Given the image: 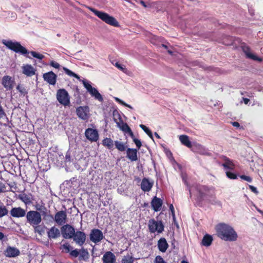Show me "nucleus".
Masks as SVG:
<instances>
[{"mask_svg": "<svg viewBox=\"0 0 263 263\" xmlns=\"http://www.w3.org/2000/svg\"><path fill=\"white\" fill-rule=\"evenodd\" d=\"M215 229L217 237L223 240L235 241L238 238L237 232L228 224L223 222L219 223L216 225Z\"/></svg>", "mask_w": 263, "mask_h": 263, "instance_id": "nucleus-1", "label": "nucleus"}, {"mask_svg": "<svg viewBox=\"0 0 263 263\" xmlns=\"http://www.w3.org/2000/svg\"><path fill=\"white\" fill-rule=\"evenodd\" d=\"M195 187L198 193L196 198L197 202L198 205L200 206L205 198L214 196L215 188L213 186L197 184L195 185Z\"/></svg>", "mask_w": 263, "mask_h": 263, "instance_id": "nucleus-2", "label": "nucleus"}, {"mask_svg": "<svg viewBox=\"0 0 263 263\" xmlns=\"http://www.w3.org/2000/svg\"><path fill=\"white\" fill-rule=\"evenodd\" d=\"M89 9L96 16H97L99 18H100L102 21L104 22L105 23L114 27L119 26V24L118 22L116 20V19L114 17L109 15L107 13L98 11L95 9V8H90Z\"/></svg>", "mask_w": 263, "mask_h": 263, "instance_id": "nucleus-3", "label": "nucleus"}, {"mask_svg": "<svg viewBox=\"0 0 263 263\" xmlns=\"http://www.w3.org/2000/svg\"><path fill=\"white\" fill-rule=\"evenodd\" d=\"M3 44L5 45L8 49L16 53H19L22 55H26L29 53L28 50L22 46L18 42H12L11 40H3Z\"/></svg>", "mask_w": 263, "mask_h": 263, "instance_id": "nucleus-4", "label": "nucleus"}, {"mask_svg": "<svg viewBox=\"0 0 263 263\" xmlns=\"http://www.w3.org/2000/svg\"><path fill=\"white\" fill-rule=\"evenodd\" d=\"M26 217L27 222L32 227L40 224L42 220L41 214L37 211L27 212Z\"/></svg>", "mask_w": 263, "mask_h": 263, "instance_id": "nucleus-5", "label": "nucleus"}, {"mask_svg": "<svg viewBox=\"0 0 263 263\" xmlns=\"http://www.w3.org/2000/svg\"><path fill=\"white\" fill-rule=\"evenodd\" d=\"M56 98L58 101L64 106H69L70 103V96L67 91L64 89L61 88L57 90Z\"/></svg>", "mask_w": 263, "mask_h": 263, "instance_id": "nucleus-6", "label": "nucleus"}, {"mask_svg": "<svg viewBox=\"0 0 263 263\" xmlns=\"http://www.w3.org/2000/svg\"><path fill=\"white\" fill-rule=\"evenodd\" d=\"M148 229L151 233L157 232L161 233L164 231V225L162 221H156L154 219H151L148 221Z\"/></svg>", "mask_w": 263, "mask_h": 263, "instance_id": "nucleus-7", "label": "nucleus"}, {"mask_svg": "<svg viewBox=\"0 0 263 263\" xmlns=\"http://www.w3.org/2000/svg\"><path fill=\"white\" fill-rule=\"evenodd\" d=\"M61 232L62 237L65 239H72L74 234V228L69 224H65L62 226Z\"/></svg>", "mask_w": 263, "mask_h": 263, "instance_id": "nucleus-8", "label": "nucleus"}, {"mask_svg": "<svg viewBox=\"0 0 263 263\" xmlns=\"http://www.w3.org/2000/svg\"><path fill=\"white\" fill-rule=\"evenodd\" d=\"M58 225L63 226L67 221V215L66 211H59L53 216V220Z\"/></svg>", "mask_w": 263, "mask_h": 263, "instance_id": "nucleus-9", "label": "nucleus"}, {"mask_svg": "<svg viewBox=\"0 0 263 263\" xmlns=\"http://www.w3.org/2000/svg\"><path fill=\"white\" fill-rule=\"evenodd\" d=\"M76 114L80 119L86 121L89 118V108L87 106H79L76 109Z\"/></svg>", "mask_w": 263, "mask_h": 263, "instance_id": "nucleus-10", "label": "nucleus"}, {"mask_svg": "<svg viewBox=\"0 0 263 263\" xmlns=\"http://www.w3.org/2000/svg\"><path fill=\"white\" fill-rule=\"evenodd\" d=\"M104 236L102 232L98 229H92L90 234V240L95 243H97L100 242L103 238Z\"/></svg>", "mask_w": 263, "mask_h": 263, "instance_id": "nucleus-11", "label": "nucleus"}, {"mask_svg": "<svg viewBox=\"0 0 263 263\" xmlns=\"http://www.w3.org/2000/svg\"><path fill=\"white\" fill-rule=\"evenodd\" d=\"M73 236V237H72V239L80 246H82L85 243L86 239V235L85 232L80 231H75L74 234Z\"/></svg>", "mask_w": 263, "mask_h": 263, "instance_id": "nucleus-12", "label": "nucleus"}, {"mask_svg": "<svg viewBox=\"0 0 263 263\" xmlns=\"http://www.w3.org/2000/svg\"><path fill=\"white\" fill-rule=\"evenodd\" d=\"M85 135L86 138L90 142H97L99 139L98 132L96 129L88 128L86 129Z\"/></svg>", "mask_w": 263, "mask_h": 263, "instance_id": "nucleus-13", "label": "nucleus"}, {"mask_svg": "<svg viewBox=\"0 0 263 263\" xmlns=\"http://www.w3.org/2000/svg\"><path fill=\"white\" fill-rule=\"evenodd\" d=\"M11 216L14 218H22L26 215V211L22 208L14 207L12 208L10 212Z\"/></svg>", "mask_w": 263, "mask_h": 263, "instance_id": "nucleus-14", "label": "nucleus"}, {"mask_svg": "<svg viewBox=\"0 0 263 263\" xmlns=\"http://www.w3.org/2000/svg\"><path fill=\"white\" fill-rule=\"evenodd\" d=\"M2 85L7 90H11L15 84L14 80L9 76H5L2 79Z\"/></svg>", "mask_w": 263, "mask_h": 263, "instance_id": "nucleus-15", "label": "nucleus"}, {"mask_svg": "<svg viewBox=\"0 0 263 263\" xmlns=\"http://www.w3.org/2000/svg\"><path fill=\"white\" fill-rule=\"evenodd\" d=\"M43 78L44 80L50 85H54L57 82V76L53 71L44 73Z\"/></svg>", "mask_w": 263, "mask_h": 263, "instance_id": "nucleus-16", "label": "nucleus"}, {"mask_svg": "<svg viewBox=\"0 0 263 263\" xmlns=\"http://www.w3.org/2000/svg\"><path fill=\"white\" fill-rule=\"evenodd\" d=\"M47 234L50 240L56 239L61 236L60 230L54 226L48 229Z\"/></svg>", "mask_w": 263, "mask_h": 263, "instance_id": "nucleus-17", "label": "nucleus"}, {"mask_svg": "<svg viewBox=\"0 0 263 263\" xmlns=\"http://www.w3.org/2000/svg\"><path fill=\"white\" fill-rule=\"evenodd\" d=\"M116 261V256L110 251L106 252L103 256L102 261L103 263H115Z\"/></svg>", "mask_w": 263, "mask_h": 263, "instance_id": "nucleus-18", "label": "nucleus"}, {"mask_svg": "<svg viewBox=\"0 0 263 263\" xmlns=\"http://www.w3.org/2000/svg\"><path fill=\"white\" fill-rule=\"evenodd\" d=\"M20 254V250L14 247L9 246L5 251V255L8 257H15Z\"/></svg>", "mask_w": 263, "mask_h": 263, "instance_id": "nucleus-19", "label": "nucleus"}, {"mask_svg": "<svg viewBox=\"0 0 263 263\" xmlns=\"http://www.w3.org/2000/svg\"><path fill=\"white\" fill-rule=\"evenodd\" d=\"M242 50L245 53L247 57L250 59L253 60L254 61H257L258 62H261L262 61V59L257 57L256 55L251 53L250 52V48L249 46L246 45H243L242 46Z\"/></svg>", "mask_w": 263, "mask_h": 263, "instance_id": "nucleus-20", "label": "nucleus"}, {"mask_svg": "<svg viewBox=\"0 0 263 263\" xmlns=\"http://www.w3.org/2000/svg\"><path fill=\"white\" fill-rule=\"evenodd\" d=\"M117 125L121 130L128 134L130 137H134L133 132L126 123L121 120V122H117Z\"/></svg>", "mask_w": 263, "mask_h": 263, "instance_id": "nucleus-21", "label": "nucleus"}, {"mask_svg": "<svg viewBox=\"0 0 263 263\" xmlns=\"http://www.w3.org/2000/svg\"><path fill=\"white\" fill-rule=\"evenodd\" d=\"M126 151V157L131 161H136L138 160V150L135 148H127Z\"/></svg>", "mask_w": 263, "mask_h": 263, "instance_id": "nucleus-22", "label": "nucleus"}, {"mask_svg": "<svg viewBox=\"0 0 263 263\" xmlns=\"http://www.w3.org/2000/svg\"><path fill=\"white\" fill-rule=\"evenodd\" d=\"M23 73L26 75L28 77H32L35 74L36 70L31 65L29 64H26L22 67Z\"/></svg>", "mask_w": 263, "mask_h": 263, "instance_id": "nucleus-23", "label": "nucleus"}, {"mask_svg": "<svg viewBox=\"0 0 263 263\" xmlns=\"http://www.w3.org/2000/svg\"><path fill=\"white\" fill-rule=\"evenodd\" d=\"M18 199L21 200L26 205L32 204V201L34 200L31 194L28 195L25 193L20 194L18 195Z\"/></svg>", "mask_w": 263, "mask_h": 263, "instance_id": "nucleus-24", "label": "nucleus"}, {"mask_svg": "<svg viewBox=\"0 0 263 263\" xmlns=\"http://www.w3.org/2000/svg\"><path fill=\"white\" fill-rule=\"evenodd\" d=\"M162 204V200L156 196L154 197L151 202L152 206L155 212H158L160 210Z\"/></svg>", "mask_w": 263, "mask_h": 263, "instance_id": "nucleus-25", "label": "nucleus"}, {"mask_svg": "<svg viewBox=\"0 0 263 263\" xmlns=\"http://www.w3.org/2000/svg\"><path fill=\"white\" fill-rule=\"evenodd\" d=\"M153 186V182H151L147 178H144L141 183V189L144 192H149Z\"/></svg>", "mask_w": 263, "mask_h": 263, "instance_id": "nucleus-26", "label": "nucleus"}, {"mask_svg": "<svg viewBox=\"0 0 263 263\" xmlns=\"http://www.w3.org/2000/svg\"><path fill=\"white\" fill-rule=\"evenodd\" d=\"M168 247V245L166 240L164 237H161L158 241V248L160 251L164 253L167 250Z\"/></svg>", "mask_w": 263, "mask_h": 263, "instance_id": "nucleus-27", "label": "nucleus"}, {"mask_svg": "<svg viewBox=\"0 0 263 263\" xmlns=\"http://www.w3.org/2000/svg\"><path fill=\"white\" fill-rule=\"evenodd\" d=\"M179 139L181 143L184 146L188 148H191L192 147L191 142L190 141L188 136L182 135L179 136Z\"/></svg>", "mask_w": 263, "mask_h": 263, "instance_id": "nucleus-28", "label": "nucleus"}, {"mask_svg": "<svg viewBox=\"0 0 263 263\" xmlns=\"http://www.w3.org/2000/svg\"><path fill=\"white\" fill-rule=\"evenodd\" d=\"M114 144L115 142L110 138H105L102 140V145L108 149H113Z\"/></svg>", "mask_w": 263, "mask_h": 263, "instance_id": "nucleus-29", "label": "nucleus"}, {"mask_svg": "<svg viewBox=\"0 0 263 263\" xmlns=\"http://www.w3.org/2000/svg\"><path fill=\"white\" fill-rule=\"evenodd\" d=\"M88 92L92 97H95L96 100H98L101 102H103V98L96 88L93 87L91 90L88 91Z\"/></svg>", "mask_w": 263, "mask_h": 263, "instance_id": "nucleus-30", "label": "nucleus"}, {"mask_svg": "<svg viewBox=\"0 0 263 263\" xmlns=\"http://www.w3.org/2000/svg\"><path fill=\"white\" fill-rule=\"evenodd\" d=\"M213 240V237L209 234H205L202 240L201 243L203 246L205 247L210 246Z\"/></svg>", "mask_w": 263, "mask_h": 263, "instance_id": "nucleus-31", "label": "nucleus"}, {"mask_svg": "<svg viewBox=\"0 0 263 263\" xmlns=\"http://www.w3.org/2000/svg\"><path fill=\"white\" fill-rule=\"evenodd\" d=\"M224 160V163L222 164L224 168L231 170H233L235 168V165L231 160H230L229 158L226 157Z\"/></svg>", "mask_w": 263, "mask_h": 263, "instance_id": "nucleus-32", "label": "nucleus"}, {"mask_svg": "<svg viewBox=\"0 0 263 263\" xmlns=\"http://www.w3.org/2000/svg\"><path fill=\"white\" fill-rule=\"evenodd\" d=\"M45 211H42V215L44 217V219L45 220H48L50 222H53V215L50 214V211H47L45 207H44Z\"/></svg>", "mask_w": 263, "mask_h": 263, "instance_id": "nucleus-33", "label": "nucleus"}, {"mask_svg": "<svg viewBox=\"0 0 263 263\" xmlns=\"http://www.w3.org/2000/svg\"><path fill=\"white\" fill-rule=\"evenodd\" d=\"M116 148L120 152H124L127 149V145L125 143L116 140L115 141Z\"/></svg>", "mask_w": 263, "mask_h": 263, "instance_id": "nucleus-34", "label": "nucleus"}, {"mask_svg": "<svg viewBox=\"0 0 263 263\" xmlns=\"http://www.w3.org/2000/svg\"><path fill=\"white\" fill-rule=\"evenodd\" d=\"M32 227L33 228L34 232L37 233L40 235H42L45 232V230L46 229V227L45 226H42L40 225V224Z\"/></svg>", "mask_w": 263, "mask_h": 263, "instance_id": "nucleus-35", "label": "nucleus"}, {"mask_svg": "<svg viewBox=\"0 0 263 263\" xmlns=\"http://www.w3.org/2000/svg\"><path fill=\"white\" fill-rule=\"evenodd\" d=\"M134 258L132 256V254H127L123 257L121 262L122 263H133Z\"/></svg>", "mask_w": 263, "mask_h": 263, "instance_id": "nucleus-36", "label": "nucleus"}, {"mask_svg": "<svg viewBox=\"0 0 263 263\" xmlns=\"http://www.w3.org/2000/svg\"><path fill=\"white\" fill-rule=\"evenodd\" d=\"M80 259L86 260L89 257V253L86 249H82L80 250Z\"/></svg>", "mask_w": 263, "mask_h": 263, "instance_id": "nucleus-37", "label": "nucleus"}, {"mask_svg": "<svg viewBox=\"0 0 263 263\" xmlns=\"http://www.w3.org/2000/svg\"><path fill=\"white\" fill-rule=\"evenodd\" d=\"M209 198L211 199L208 200V202L213 205H221V202L219 200H218L216 197V193L214 192V196H210Z\"/></svg>", "mask_w": 263, "mask_h": 263, "instance_id": "nucleus-38", "label": "nucleus"}, {"mask_svg": "<svg viewBox=\"0 0 263 263\" xmlns=\"http://www.w3.org/2000/svg\"><path fill=\"white\" fill-rule=\"evenodd\" d=\"M71 248V246L68 242H66L63 245H61L60 247V249L62 250V252L66 253H70V250Z\"/></svg>", "mask_w": 263, "mask_h": 263, "instance_id": "nucleus-39", "label": "nucleus"}, {"mask_svg": "<svg viewBox=\"0 0 263 263\" xmlns=\"http://www.w3.org/2000/svg\"><path fill=\"white\" fill-rule=\"evenodd\" d=\"M17 90L23 96H25L28 93V90L22 84H18L16 87Z\"/></svg>", "mask_w": 263, "mask_h": 263, "instance_id": "nucleus-40", "label": "nucleus"}, {"mask_svg": "<svg viewBox=\"0 0 263 263\" xmlns=\"http://www.w3.org/2000/svg\"><path fill=\"white\" fill-rule=\"evenodd\" d=\"M140 127L146 133L149 138L153 140V135L152 132L148 127L143 124H140Z\"/></svg>", "mask_w": 263, "mask_h": 263, "instance_id": "nucleus-41", "label": "nucleus"}, {"mask_svg": "<svg viewBox=\"0 0 263 263\" xmlns=\"http://www.w3.org/2000/svg\"><path fill=\"white\" fill-rule=\"evenodd\" d=\"M63 70L65 71V72L69 76L73 77L77 79H80V77L78 75H77V74H76L74 72H72L69 69L66 67H63Z\"/></svg>", "mask_w": 263, "mask_h": 263, "instance_id": "nucleus-42", "label": "nucleus"}, {"mask_svg": "<svg viewBox=\"0 0 263 263\" xmlns=\"http://www.w3.org/2000/svg\"><path fill=\"white\" fill-rule=\"evenodd\" d=\"M8 213V210L5 205L0 206V218L7 215Z\"/></svg>", "mask_w": 263, "mask_h": 263, "instance_id": "nucleus-43", "label": "nucleus"}, {"mask_svg": "<svg viewBox=\"0 0 263 263\" xmlns=\"http://www.w3.org/2000/svg\"><path fill=\"white\" fill-rule=\"evenodd\" d=\"M30 53L34 58H37L40 60H42L45 57L44 55L39 53L35 51H32Z\"/></svg>", "mask_w": 263, "mask_h": 263, "instance_id": "nucleus-44", "label": "nucleus"}, {"mask_svg": "<svg viewBox=\"0 0 263 263\" xmlns=\"http://www.w3.org/2000/svg\"><path fill=\"white\" fill-rule=\"evenodd\" d=\"M131 138L133 139L134 142L135 143L137 147L138 148V149H140L142 146V143L140 140L136 138L134 135V137H131Z\"/></svg>", "mask_w": 263, "mask_h": 263, "instance_id": "nucleus-45", "label": "nucleus"}, {"mask_svg": "<svg viewBox=\"0 0 263 263\" xmlns=\"http://www.w3.org/2000/svg\"><path fill=\"white\" fill-rule=\"evenodd\" d=\"M226 175L228 178L231 179H236L237 178V175L236 174L231 172H227Z\"/></svg>", "mask_w": 263, "mask_h": 263, "instance_id": "nucleus-46", "label": "nucleus"}, {"mask_svg": "<svg viewBox=\"0 0 263 263\" xmlns=\"http://www.w3.org/2000/svg\"><path fill=\"white\" fill-rule=\"evenodd\" d=\"M154 263H166L163 258L160 255L156 256Z\"/></svg>", "mask_w": 263, "mask_h": 263, "instance_id": "nucleus-47", "label": "nucleus"}, {"mask_svg": "<svg viewBox=\"0 0 263 263\" xmlns=\"http://www.w3.org/2000/svg\"><path fill=\"white\" fill-rule=\"evenodd\" d=\"M70 256L73 257H77L80 254V251H78V249H74L73 250H72L70 252Z\"/></svg>", "mask_w": 263, "mask_h": 263, "instance_id": "nucleus-48", "label": "nucleus"}, {"mask_svg": "<svg viewBox=\"0 0 263 263\" xmlns=\"http://www.w3.org/2000/svg\"><path fill=\"white\" fill-rule=\"evenodd\" d=\"M83 84L84 87L86 88L88 92L92 89L93 88L90 83L86 82V81H83Z\"/></svg>", "mask_w": 263, "mask_h": 263, "instance_id": "nucleus-49", "label": "nucleus"}, {"mask_svg": "<svg viewBox=\"0 0 263 263\" xmlns=\"http://www.w3.org/2000/svg\"><path fill=\"white\" fill-rule=\"evenodd\" d=\"M71 161H72V159H71L70 152L68 151L66 153L65 162L66 163H67V162H71Z\"/></svg>", "mask_w": 263, "mask_h": 263, "instance_id": "nucleus-50", "label": "nucleus"}, {"mask_svg": "<svg viewBox=\"0 0 263 263\" xmlns=\"http://www.w3.org/2000/svg\"><path fill=\"white\" fill-rule=\"evenodd\" d=\"M182 180H183V182L184 183V184L189 187L190 195V197H192L191 190L189 184L187 181L186 177H185V176L182 177Z\"/></svg>", "mask_w": 263, "mask_h": 263, "instance_id": "nucleus-51", "label": "nucleus"}, {"mask_svg": "<svg viewBox=\"0 0 263 263\" xmlns=\"http://www.w3.org/2000/svg\"><path fill=\"white\" fill-rule=\"evenodd\" d=\"M115 66L123 72H124L126 70V68L121 64H119L118 62H117L115 64Z\"/></svg>", "mask_w": 263, "mask_h": 263, "instance_id": "nucleus-52", "label": "nucleus"}, {"mask_svg": "<svg viewBox=\"0 0 263 263\" xmlns=\"http://www.w3.org/2000/svg\"><path fill=\"white\" fill-rule=\"evenodd\" d=\"M240 178L242 179H243L249 182H251L252 180V178L250 176H248L241 175V176H240Z\"/></svg>", "mask_w": 263, "mask_h": 263, "instance_id": "nucleus-53", "label": "nucleus"}, {"mask_svg": "<svg viewBox=\"0 0 263 263\" xmlns=\"http://www.w3.org/2000/svg\"><path fill=\"white\" fill-rule=\"evenodd\" d=\"M50 65V66H51L52 67H53L55 68L58 69L60 67V64L58 63H57L54 61H51Z\"/></svg>", "mask_w": 263, "mask_h": 263, "instance_id": "nucleus-54", "label": "nucleus"}, {"mask_svg": "<svg viewBox=\"0 0 263 263\" xmlns=\"http://www.w3.org/2000/svg\"><path fill=\"white\" fill-rule=\"evenodd\" d=\"M6 191V186L5 184L2 182H0V193L5 192Z\"/></svg>", "mask_w": 263, "mask_h": 263, "instance_id": "nucleus-55", "label": "nucleus"}, {"mask_svg": "<svg viewBox=\"0 0 263 263\" xmlns=\"http://www.w3.org/2000/svg\"><path fill=\"white\" fill-rule=\"evenodd\" d=\"M249 189H250V190L253 192L254 193L256 194H258V192L256 189V187L253 186V185H249Z\"/></svg>", "mask_w": 263, "mask_h": 263, "instance_id": "nucleus-56", "label": "nucleus"}, {"mask_svg": "<svg viewBox=\"0 0 263 263\" xmlns=\"http://www.w3.org/2000/svg\"><path fill=\"white\" fill-rule=\"evenodd\" d=\"M231 123H232V125L234 127H236L237 128L240 127V124L238 122H236V121L232 122Z\"/></svg>", "mask_w": 263, "mask_h": 263, "instance_id": "nucleus-57", "label": "nucleus"}, {"mask_svg": "<svg viewBox=\"0 0 263 263\" xmlns=\"http://www.w3.org/2000/svg\"><path fill=\"white\" fill-rule=\"evenodd\" d=\"M5 115V112L1 105H0V119L2 118Z\"/></svg>", "mask_w": 263, "mask_h": 263, "instance_id": "nucleus-58", "label": "nucleus"}, {"mask_svg": "<svg viewBox=\"0 0 263 263\" xmlns=\"http://www.w3.org/2000/svg\"><path fill=\"white\" fill-rule=\"evenodd\" d=\"M242 99L245 104H247L250 101V100L246 98H242Z\"/></svg>", "mask_w": 263, "mask_h": 263, "instance_id": "nucleus-59", "label": "nucleus"}, {"mask_svg": "<svg viewBox=\"0 0 263 263\" xmlns=\"http://www.w3.org/2000/svg\"><path fill=\"white\" fill-rule=\"evenodd\" d=\"M5 237V235L3 233L0 232V240H3Z\"/></svg>", "mask_w": 263, "mask_h": 263, "instance_id": "nucleus-60", "label": "nucleus"}, {"mask_svg": "<svg viewBox=\"0 0 263 263\" xmlns=\"http://www.w3.org/2000/svg\"><path fill=\"white\" fill-rule=\"evenodd\" d=\"M170 210H171V212H173V211H175V210H174V206H173V204H171L170 205Z\"/></svg>", "mask_w": 263, "mask_h": 263, "instance_id": "nucleus-61", "label": "nucleus"}, {"mask_svg": "<svg viewBox=\"0 0 263 263\" xmlns=\"http://www.w3.org/2000/svg\"><path fill=\"white\" fill-rule=\"evenodd\" d=\"M120 104L123 105L124 106L125 105H127V104L125 103L124 101H122V100H120V102H119Z\"/></svg>", "mask_w": 263, "mask_h": 263, "instance_id": "nucleus-62", "label": "nucleus"}, {"mask_svg": "<svg viewBox=\"0 0 263 263\" xmlns=\"http://www.w3.org/2000/svg\"><path fill=\"white\" fill-rule=\"evenodd\" d=\"M155 135L158 139H160V137L157 133L155 132Z\"/></svg>", "mask_w": 263, "mask_h": 263, "instance_id": "nucleus-63", "label": "nucleus"}, {"mask_svg": "<svg viewBox=\"0 0 263 263\" xmlns=\"http://www.w3.org/2000/svg\"><path fill=\"white\" fill-rule=\"evenodd\" d=\"M171 213H172V215L173 217V219L174 220L175 219V211H173V212H171Z\"/></svg>", "mask_w": 263, "mask_h": 263, "instance_id": "nucleus-64", "label": "nucleus"}]
</instances>
